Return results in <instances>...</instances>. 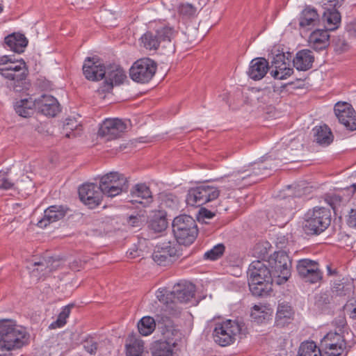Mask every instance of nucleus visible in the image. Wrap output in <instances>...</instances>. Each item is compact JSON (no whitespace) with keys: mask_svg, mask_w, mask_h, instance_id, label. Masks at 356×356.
<instances>
[{"mask_svg":"<svg viewBox=\"0 0 356 356\" xmlns=\"http://www.w3.org/2000/svg\"><path fill=\"white\" fill-rule=\"evenodd\" d=\"M286 60L287 62H282L280 65H275V70L270 72L273 77L282 80L286 79L293 74V69L289 67L290 59L287 58Z\"/></svg>","mask_w":356,"mask_h":356,"instance_id":"a19ab883","label":"nucleus"},{"mask_svg":"<svg viewBox=\"0 0 356 356\" xmlns=\"http://www.w3.org/2000/svg\"><path fill=\"white\" fill-rule=\"evenodd\" d=\"M314 56L312 51L302 49L298 51L293 59V66L299 71H307L312 67Z\"/></svg>","mask_w":356,"mask_h":356,"instance_id":"bb28decb","label":"nucleus"},{"mask_svg":"<svg viewBox=\"0 0 356 356\" xmlns=\"http://www.w3.org/2000/svg\"><path fill=\"white\" fill-rule=\"evenodd\" d=\"M185 343V340L181 337L156 341L152 343L150 348L152 356H173L177 351L184 347Z\"/></svg>","mask_w":356,"mask_h":356,"instance_id":"9d476101","label":"nucleus"},{"mask_svg":"<svg viewBox=\"0 0 356 356\" xmlns=\"http://www.w3.org/2000/svg\"><path fill=\"white\" fill-rule=\"evenodd\" d=\"M345 0H321L323 9L330 10L334 8H340Z\"/></svg>","mask_w":356,"mask_h":356,"instance_id":"4d7b16f0","label":"nucleus"},{"mask_svg":"<svg viewBox=\"0 0 356 356\" xmlns=\"http://www.w3.org/2000/svg\"><path fill=\"white\" fill-rule=\"evenodd\" d=\"M168 227V221L165 215L160 213L154 215L148 222V228L154 232H162Z\"/></svg>","mask_w":356,"mask_h":356,"instance_id":"ea45409f","label":"nucleus"},{"mask_svg":"<svg viewBox=\"0 0 356 356\" xmlns=\"http://www.w3.org/2000/svg\"><path fill=\"white\" fill-rule=\"evenodd\" d=\"M72 307H74L73 304H70L64 307L58 314L57 320L50 324L49 328L54 329L63 327L66 323V319L69 317Z\"/></svg>","mask_w":356,"mask_h":356,"instance_id":"49530a36","label":"nucleus"},{"mask_svg":"<svg viewBox=\"0 0 356 356\" xmlns=\"http://www.w3.org/2000/svg\"><path fill=\"white\" fill-rule=\"evenodd\" d=\"M355 191L356 184H353L349 187L341 189L337 193L325 194L324 195V200L335 211L339 207L348 202L353 196Z\"/></svg>","mask_w":356,"mask_h":356,"instance_id":"6ab92c4d","label":"nucleus"},{"mask_svg":"<svg viewBox=\"0 0 356 356\" xmlns=\"http://www.w3.org/2000/svg\"><path fill=\"white\" fill-rule=\"evenodd\" d=\"M208 332L213 334H245L248 332L247 326L242 318L235 319H222L220 317L213 318L209 321Z\"/></svg>","mask_w":356,"mask_h":356,"instance_id":"39448f33","label":"nucleus"},{"mask_svg":"<svg viewBox=\"0 0 356 356\" xmlns=\"http://www.w3.org/2000/svg\"><path fill=\"white\" fill-rule=\"evenodd\" d=\"M330 35L327 30L316 29L309 37L310 47L316 51L325 49L329 45Z\"/></svg>","mask_w":356,"mask_h":356,"instance_id":"cd10ccee","label":"nucleus"},{"mask_svg":"<svg viewBox=\"0 0 356 356\" xmlns=\"http://www.w3.org/2000/svg\"><path fill=\"white\" fill-rule=\"evenodd\" d=\"M314 140L322 145H328L333 140L330 129L325 124L313 129Z\"/></svg>","mask_w":356,"mask_h":356,"instance_id":"72a5a7b5","label":"nucleus"},{"mask_svg":"<svg viewBox=\"0 0 356 356\" xmlns=\"http://www.w3.org/2000/svg\"><path fill=\"white\" fill-rule=\"evenodd\" d=\"M339 122L348 130H356V114L353 106L347 102H337L334 108Z\"/></svg>","mask_w":356,"mask_h":356,"instance_id":"2eb2a0df","label":"nucleus"},{"mask_svg":"<svg viewBox=\"0 0 356 356\" xmlns=\"http://www.w3.org/2000/svg\"><path fill=\"white\" fill-rule=\"evenodd\" d=\"M332 297L327 292L321 293L315 296V305L320 309L329 305Z\"/></svg>","mask_w":356,"mask_h":356,"instance_id":"864d4df0","label":"nucleus"},{"mask_svg":"<svg viewBox=\"0 0 356 356\" xmlns=\"http://www.w3.org/2000/svg\"><path fill=\"white\" fill-rule=\"evenodd\" d=\"M296 271L301 280L309 284H316L323 280V272L318 261L302 259L297 261Z\"/></svg>","mask_w":356,"mask_h":356,"instance_id":"1a4fd4ad","label":"nucleus"},{"mask_svg":"<svg viewBox=\"0 0 356 356\" xmlns=\"http://www.w3.org/2000/svg\"><path fill=\"white\" fill-rule=\"evenodd\" d=\"M127 128V123L121 119H106L99 129L98 134L107 140L120 138Z\"/></svg>","mask_w":356,"mask_h":356,"instance_id":"4468645a","label":"nucleus"},{"mask_svg":"<svg viewBox=\"0 0 356 356\" xmlns=\"http://www.w3.org/2000/svg\"><path fill=\"white\" fill-rule=\"evenodd\" d=\"M127 223L132 227H139L142 224L141 217L138 216H130L128 218Z\"/></svg>","mask_w":356,"mask_h":356,"instance_id":"e2e57ef3","label":"nucleus"},{"mask_svg":"<svg viewBox=\"0 0 356 356\" xmlns=\"http://www.w3.org/2000/svg\"><path fill=\"white\" fill-rule=\"evenodd\" d=\"M26 264V269L29 271L31 275L35 277L37 280L40 279L41 272L49 268L47 261L46 259H42L39 261H27Z\"/></svg>","mask_w":356,"mask_h":356,"instance_id":"79ce46f5","label":"nucleus"},{"mask_svg":"<svg viewBox=\"0 0 356 356\" xmlns=\"http://www.w3.org/2000/svg\"><path fill=\"white\" fill-rule=\"evenodd\" d=\"M347 225L350 227L356 229V208L352 209L349 212L347 218Z\"/></svg>","mask_w":356,"mask_h":356,"instance_id":"bf43d9fd","label":"nucleus"},{"mask_svg":"<svg viewBox=\"0 0 356 356\" xmlns=\"http://www.w3.org/2000/svg\"><path fill=\"white\" fill-rule=\"evenodd\" d=\"M38 108L45 116L55 117L61 111L58 100L51 95H42L38 99Z\"/></svg>","mask_w":356,"mask_h":356,"instance_id":"5701e85b","label":"nucleus"},{"mask_svg":"<svg viewBox=\"0 0 356 356\" xmlns=\"http://www.w3.org/2000/svg\"><path fill=\"white\" fill-rule=\"evenodd\" d=\"M13 184L6 177L0 176V189L10 188Z\"/></svg>","mask_w":356,"mask_h":356,"instance_id":"338daca9","label":"nucleus"},{"mask_svg":"<svg viewBox=\"0 0 356 356\" xmlns=\"http://www.w3.org/2000/svg\"><path fill=\"white\" fill-rule=\"evenodd\" d=\"M274 281L266 280V282L261 281H255L248 282L250 292L256 297L268 296L273 290V282Z\"/></svg>","mask_w":356,"mask_h":356,"instance_id":"2f4dec72","label":"nucleus"},{"mask_svg":"<svg viewBox=\"0 0 356 356\" xmlns=\"http://www.w3.org/2000/svg\"><path fill=\"white\" fill-rule=\"evenodd\" d=\"M172 227L175 238L179 245H189L197 236V223L190 216L180 215L175 218Z\"/></svg>","mask_w":356,"mask_h":356,"instance_id":"f03ea898","label":"nucleus"},{"mask_svg":"<svg viewBox=\"0 0 356 356\" xmlns=\"http://www.w3.org/2000/svg\"><path fill=\"white\" fill-rule=\"evenodd\" d=\"M4 44L10 51L22 53V33L14 32L8 35L4 38Z\"/></svg>","mask_w":356,"mask_h":356,"instance_id":"c9c22d12","label":"nucleus"},{"mask_svg":"<svg viewBox=\"0 0 356 356\" xmlns=\"http://www.w3.org/2000/svg\"><path fill=\"white\" fill-rule=\"evenodd\" d=\"M38 108V99L32 97H24V118L30 117Z\"/></svg>","mask_w":356,"mask_h":356,"instance_id":"8fccbe9b","label":"nucleus"},{"mask_svg":"<svg viewBox=\"0 0 356 356\" xmlns=\"http://www.w3.org/2000/svg\"><path fill=\"white\" fill-rule=\"evenodd\" d=\"M165 291L164 290H158L156 292V298L160 302L168 305L169 300H172V296L168 297V296H170V293L165 294Z\"/></svg>","mask_w":356,"mask_h":356,"instance_id":"680f3d73","label":"nucleus"},{"mask_svg":"<svg viewBox=\"0 0 356 356\" xmlns=\"http://www.w3.org/2000/svg\"><path fill=\"white\" fill-rule=\"evenodd\" d=\"M145 350L144 341L136 337L130 335L125 344L126 356H142Z\"/></svg>","mask_w":356,"mask_h":356,"instance_id":"7c9ffc66","label":"nucleus"},{"mask_svg":"<svg viewBox=\"0 0 356 356\" xmlns=\"http://www.w3.org/2000/svg\"><path fill=\"white\" fill-rule=\"evenodd\" d=\"M63 129L66 131L65 136L67 138H74L81 134L82 126L73 119H67Z\"/></svg>","mask_w":356,"mask_h":356,"instance_id":"a18cd8bd","label":"nucleus"},{"mask_svg":"<svg viewBox=\"0 0 356 356\" xmlns=\"http://www.w3.org/2000/svg\"><path fill=\"white\" fill-rule=\"evenodd\" d=\"M99 186L104 195L115 197L128 189V181L122 174L111 172L99 179Z\"/></svg>","mask_w":356,"mask_h":356,"instance_id":"20e7f679","label":"nucleus"},{"mask_svg":"<svg viewBox=\"0 0 356 356\" xmlns=\"http://www.w3.org/2000/svg\"><path fill=\"white\" fill-rule=\"evenodd\" d=\"M68 208L63 205H52L44 211L43 218L38 222L37 225L40 228H44L50 223L56 222L63 218Z\"/></svg>","mask_w":356,"mask_h":356,"instance_id":"4be33fe9","label":"nucleus"},{"mask_svg":"<svg viewBox=\"0 0 356 356\" xmlns=\"http://www.w3.org/2000/svg\"><path fill=\"white\" fill-rule=\"evenodd\" d=\"M275 282L281 285L291 276V260L284 251L275 252L268 261Z\"/></svg>","mask_w":356,"mask_h":356,"instance_id":"7ed1b4c3","label":"nucleus"},{"mask_svg":"<svg viewBox=\"0 0 356 356\" xmlns=\"http://www.w3.org/2000/svg\"><path fill=\"white\" fill-rule=\"evenodd\" d=\"M269 70L268 62L262 57L252 59L249 65L248 74L254 81L261 80L267 74Z\"/></svg>","mask_w":356,"mask_h":356,"instance_id":"a878e982","label":"nucleus"},{"mask_svg":"<svg viewBox=\"0 0 356 356\" xmlns=\"http://www.w3.org/2000/svg\"><path fill=\"white\" fill-rule=\"evenodd\" d=\"M297 356H322V353L314 341H305L300 344Z\"/></svg>","mask_w":356,"mask_h":356,"instance_id":"58836bf2","label":"nucleus"},{"mask_svg":"<svg viewBox=\"0 0 356 356\" xmlns=\"http://www.w3.org/2000/svg\"><path fill=\"white\" fill-rule=\"evenodd\" d=\"M105 80L100 90L103 92H110L114 85H120L127 78L124 71L116 65H108L106 66Z\"/></svg>","mask_w":356,"mask_h":356,"instance_id":"dca6fc26","label":"nucleus"},{"mask_svg":"<svg viewBox=\"0 0 356 356\" xmlns=\"http://www.w3.org/2000/svg\"><path fill=\"white\" fill-rule=\"evenodd\" d=\"M225 247L222 243L217 244L210 250L204 253V258L211 261L218 259L221 257L225 252Z\"/></svg>","mask_w":356,"mask_h":356,"instance_id":"3c124183","label":"nucleus"},{"mask_svg":"<svg viewBox=\"0 0 356 356\" xmlns=\"http://www.w3.org/2000/svg\"><path fill=\"white\" fill-rule=\"evenodd\" d=\"M321 345L326 356H339L346 347L343 335H325Z\"/></svg>","mask_w":356,"mask_h":356,"instance_id":"f3484780","label":"nucleus"},{"mask_svg":"<svg viewBox=\"0 0 356 356\" xmlns=\"http://www.w3.org/2000/svg\"><path fill=\"white\" fill-rule=\"evenodd\" d=\"M16 336L0 335V356H10V350L22 346V341Z\"/></svg>","mask_w":356,"mask_h":356,"instance_id":"c756f323","label":"nucleus"},{"mask_svg":"<svg viewBox=\"0 0 356 356\" xmlns=\"http://www.w3.org/2000/svg\"><path fill=\"white\" fill-rule=\"evenodd\" d=\"M200 213L203 218L207 219H211L215 216L214 213L205 208L201 209Z\"/></svg>","mask_w":356,"mask_h":356,"instance_id":"774afa93","label":"nucleus"},{"mask_svg":"<svg viewBox=\"0 0 356 356\" xmlns=\"http://www.w3.org/2000/svg\"><path fill=\"white\" fill-rule=\"evenodd\" d=\"M266 169H267V167L259 166L257 168H254V171L252 173H248V170H245L233 175L229 180V182H230L229 187L231 188L236 187L241 188L255 183L258 181V179L252 178L261 175V170Z\"/></svg>","mask_w":356,"mask_h":356,"instance_id":"aec40b11","label":"nucleus"},{"mask_svg":"<svg viewBox=\"0 0 356 356\" xmlns=\"http://www.w3.org/2000/svg\"><path fill=\"white\" fill-rule=\"evenodd\" d=\"M83 347L86 351L92 354L95 353L97 349V343L94 340L92 337H88L83 342Z\"/></svg>","mask_w":356,"mask_h":356,"instance_id":"6e6d98bb","label":"nucleus"},{"mask_svg":"<svg viewBox=\"0 0 356 356\" xmlns=\"http://www.w3.org/2000/svg\"><path fill=\"white\" fill-rule=\"evenodd\" d=\"M318 22L319 16L316 9L307 6L301 12L299 18V25L301 28L311 30Z\"/></svg>","mask_w":356,"mask_h":356,"instance_id":"c85d7f7f","label":"nucleus"},{"mask_svg":"<svg viewBox=\"0 0 356 356\" xmlns=\"http://www.w3.org/2000/svg\"><path fill=\"white\" fill-rule=\"evenodd\" d=\"M157 327V314L155 317L149 316H143L138 323L140 334H152Z\"/></svg>","mask_w":356,"mask_h":356,"instance_id":"4c0bfd02","label":"nucleus"},{"mask_svg":"<svg viewBox=\"0 0 356 356\" xmlns=\"http://www.w3.org/2000/svg\"><path fill=\"white\" fill-rule=\"evenodd\" d=\"M155 33L158 38V40H160L161 44L162 42H170L175 36L176 31L172 27L162 25L156 29Z\"/></svg>","mask_w":356,"mask_h":356,"instance_id":"c03bdc74","label":"nucleus"},{"mask_svg":"<svg viewBox=\"0 0 356 356\" xmlns=\"http://www.w3.org/2000/svg\"><path fill=\"white\" fill-rule=\"evenodd\" d=\"M211 337L215 343L222 347L230 346L236 341L235 335H211Z\"/></svg>","mask_w":356,"mask_h":356,"instance_id":"603ef678","label":"nucleus"},{"mask_svg":"<svg viewBox=\"0 0 356 356\" xmlns=\"http://www.w3.org/2000/svg\"><path fill=\"white\" fill-rule=\"evenodd\" d=\"M195 293V286L191 282L179 284L170 293V296H172V302L187 303L194 298Z\"/></svg>","mask_w":356,"mask_h":356,"instance_id":"b1692460","label":"nucleus"},{"mask_svg":"<svg viewBox=\"0 0 356 356\" xmlns=\"http://www.w3.org/2000/svg\"><path fill=\"white\" fill-rule=\"evenodd\" d=\"M14 110L16 113L19 115V116L22 117V99L19 98L16 99V101L14 102Z\"/></svg>","mask_w":356,"mask_h":356,"instance_id":"69168bd1","label":"nucleus"},{"mask_svg":"<svg viewBox=\"0 0 356 356\" xmlns=\"http://www.w3.org/2000/svg\"><path fill=\"white\" fill-rule=\"evenodd\" d=\"M178 13L183 20L194 18L197 15V8L191 3H181Z\"/></svg>","mask_w":356,"mask_h":356,"instance_id":"de8ad7c7","label":"nucleus"},{"mask_svg":"<svg viewBox=\"0 0 356 356\" xmlns=\"http://www.w3.org/2000/svg\"><path fill=\"white\" fill-rule=\"evenodd\" d=\"M16 321L9 318L0 319V334H15Z\"/></svg>","mask_w":356,"mask_h":356,"instance_id":"09e8293b","label":"nucleus"},{"mask_svg":"<svg viewBox=\"0 0 356 356\" xmlns=\"http://www.w3.org/2000/svg\"><path fill=\"white\" fill-rule=\"evenodd\" d=\"M248 275V282L258 281L261 277L275 282L270 268L264 261L259 260L254 261L250 264Z\"/></svg>","mask_w":356,"mask_h":356,"instance_id":"412c9836","label":"nucleus"},{"mask_svg":"<svg viewBox=\"0 0 356 356\" xmlns=\"http://www.w3.org/2000/svg\"><path fill=\"white\" fill-rule=\"evenodd\" d=\"M220 191L215 186L202 184L191 188L187 193L186 202L191 207H200L218 197Z\"/></svg>","mask_w":356,"mask_h":356,"instance_id":"423d86ee","label":"nucleus"},{"mask_svg":"<svg viewBox=\"0 0 356 356\" xmlns=\"http://www.w3.org/2000/svg\"><path fill=\"white\" fill-rule=\"evenodd\" d=\"M22 58L13 59L5 67H0V74H1L6 79L13 81L11 87L16 92H21L22 91V72L16 74L22 70Z\"/></svg>","mask_w":356,"mask_h":356,"instance_id":"f8f14e48","label":"nucleus"},{"mask_svg":"<svg viewBox=\"0 0 356 356\" xmlns=\"http://www.w3.org/2000/svg\"><path fill=\"white\" fill-rule=\"evenodd\" d=\"M353 284L352 282L345 281L344 279L337 280L332 287V292L334 295L339 297L349 296L353 291Z\"/></svg>","mask_w":356,"mask_h":356,"instance_id":"e433bc0d","label":"nucleus"},{"mask_svg":"<svg viewBox=\"0 0 356 356\" xmlns=\"http://www.w3.org/2000/svg\"><path fill=\"white\" fill-rule=\"evenodd\" d=\"M332 214L329 209L314 207L305 214L303 229L307 235H319L331 224Z\"/></svg>","mask_w":356,"mask_h":356,"instance_id":"f257e3e1","label":"nucleus"},{"mask_svg":"<svg viewBox=\"0 0 356 356\" xmlns=\"http://www.w3.org/2000/svg\"><path fill=\"white\" fill-rule=\"evenodd\" d=\"M293 314L292 308L290 305L284 303L279 304L275 318L276 325L282 327L288 325Z\"/></svg>","mask_w":356,"mask_h":356,"instance_id":"473e14b6","label":"nucleus"},{"mask_svg":"<svg viewBox=\"0 0 356 356\" xmlns=\"http://www.w3.org/2000/svg\"><path fill=\"white\" fill-rule=\"evenodd\" d=\"M177 246L175 241L159 243L156 245L152 254L153 260L160 266L169 265L177 255Z\"/></svg>","mask_w":356,"mask_h":356,"instance_id":"9b49d317","label":"nucleus"},{"mask_svg":"<svg viewBox=\"0 0 356 356\" xmlns=\"http://www.w3.org/2000/svg\"><path fill=\"white\" fill-rule=\"evenodd\" d=\"M131 203H139L143 207H147L153 200L152 192L145 184H136L131 190Z\"/></svg>","mask_w":356,"mask_h":356,"instance_id":"393cba45","label":"nucleus"},{"mask_svg":"<svg viewBox=\"0 0 356 356\" xmlns=\"http://www.w3.org/2000/svg\"><path fill=\"white\" fill-rule=\"evenodd\" d=\"M79 195L81 201L93 209L99 205L104 193L99 186L95 184H85L79 188Z\"/></svg>","mask_w":356,"mask_h":356,"instance_id":"ddd939ff","label":"nucleus"},{"mask_svg":"<svg viewBox=\"0 0 356 356\" xmlns=\"http://www.w3.org/2000/svg\"><path fill=\"white\" fill-rule=\"evenodd\" d=\"M346 31L349 36L356 37V21L348 23L346 26Z\"/></svg>","mask_w":356,"mask_h":356,"instance_id":"0e129e2a","label":"nucleus"},{"mask_svg":"<svg viewBox=\"0 0 356 356\" xmlns=\"http://www.w3.org/2000/svg\"><path fill=\"white\" fill-rule=\"evenodd\" d=\"M338 8L324 9L323 11V20L327 24V28L331 31L335 30L341 22V15Z\"/></svg>","mask_w":356,"mask_h":356,"instance_id":"f704fd0d","label":"nucleus"},{"mask_svg":"<svg viewBox=\"0 0 356 356\" xmlns=\"http://www.w3.org/2000/svg\"><path fill=\"white\" fill-rule=\"evenodd\" d=\"M289 56H291L290 54H289L287 56L284 53L276 54L272 61L273 66L275 67V65H279L280 63H282V62H287L286 58H289Z\"/></svg>","mask_w":356,"mask_h":356,"instance_id":"052dcab7","label":"nucleus"},{"mask_svg":"<svg viewBox=\"0 0 356 356\" xmlns=\"http://www.w3.org/2000/svg\"><path fill=\"white\" fill-rule=\"evenodd\" d=\"M106 72V65L99 63L97 58L87 57L83 65V73L86 79L97 81L104 79Z\"/></svg>","mask_w":356,"mask_h":356,"instance_id":"a211bd4d","label":"nucleus"},{"mask_svg":"<svg viewBox=\"0 0 356 356\" xmlns=\"http://www.w3.org/2000/svg\"><path fill=\"white\" fill-rule=\"evenodd\" d=\"M343 309L351 319L356 321V301L350 303L347 302L344 305Z\"/></svg>","mask_w":356,"mask_h":356,"instance_id":"13d9d810","label":"nucleus"},{"mask_svg":"<svg viewBox=\"0 0 356 356\" xmlns=\"http://www.w3.org/2000/svg\"><path fill=\"white\" fill-rule=\"evenodd\" d=\"M180 314L179 309L169 306L157 314V327L161 334H176L181 331L178 323Z\"/></svg>","mask_w":356,"mask_h":356,"instance_id":"0eeeda50","label":"nucleus"},{"mask_svg":"<svg viewBox=\"0 0 356 356\" xmlns=\"http://www.w3.org/2000/svg\"><path fill=\"white\" fill-rule=\"evenodd\" d=\"M162 204L169 208H177L178 205V200L175 195L172 194H167L162 200Z\"/></svg>","mask_w":356,"mask_h":356,"instance_id":"5fc2aeb1","label":"nucleus"},{"mask_svg":"<svg viewBox=\"0 0 356 356\" xmlns=\"http://www.w3.org/2000/svg\"><path fill=\"white\" fill-rule=\"evenodd\" d=\"M156 63L149 58L136 60L129 70L130 78L135 82H149L156 73Z\"/></svg>","mask_w":356,"mask_h":356,"instance_id":"6e6552de","label":"nucleus"},{"mask_svg":"<svg viewBox=\"0 0 356 356\" xmlns=\"http://www.w3.org/2000/svg\"><path fill=\"white\" fill-rule=\"evenodd\" d=\"M140 40L143 47L149 50L157 49L160 44V40H158L156 33L152 31H147Z\"/></svg>","mask_w":356,"mask_h":356,"instance_id":"37998d69","label":"nucleus"}]
</instances>
